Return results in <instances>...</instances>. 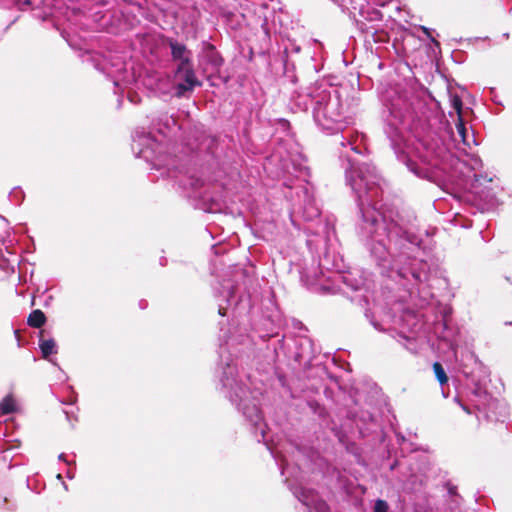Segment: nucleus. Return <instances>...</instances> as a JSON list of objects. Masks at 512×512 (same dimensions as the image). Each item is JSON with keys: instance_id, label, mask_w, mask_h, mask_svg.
Segmentation results:
<instances>
[{"instance_id": "nucleus-1", "label": "nucleus", "mask_w": 512, "mask_h": 512, "mask_svg": "<svg viewBox=\"0 0 512 512\" xmlns=\"http://www.w3.org/2000/svg\"><path fill=\"white\" fill-rule=\"evenodd\" d=\"M175 78L179 82L175 86V94L182 97L186 92L192 91L195 87L201 86V82L196 77L193 64L188 66L176 67Z\"/></svg>"}, {"instance_id": "nucleus-2", "label": "nucleus", "mask_w": 512, "mask_h": 512, "mask_svg": "<svg viewBox=\"0 0 512 512\" xmlns=\"http://www.w3.org/2000/svg\"><path fill=\"white\" fill-rule=\"evenodd\" d=\"M169 47L171 49L172 60L178 62L177 67L188 66L192 64V53L184 44L170 40Z\"/></svg>"}, {"instance_id": "nucleus-3", "label": "nucleus", "mask_w": 512, "mask_h": 512, "mask_svg": "<svg viewBox=\"0 0 512 512\" xmlns=\"http://www.w3.org/2000/svg\"><path fill=\"white\" fill-rule=\"evenodd\" d=\"M45 323L46 316L40 309L33 310L27 318V324L32 328H41Z\"/></svg>"}, {"instance_id": "nucleus-4", "label": "nucleus", "mask_w": 512, "mask_h": 512, "mask_svg": "<svg viewBox=\"0 0 512 512\" xmlns=\"http://www.w3.org/2000/svg\"><path fill=\"white\" fill-rule=\"evenodd\" d=\"M16 410L15 400L11 395H7L0 402V416L8 415Z\"/></svg>"}, {"instance_id": "nucleus-5", "label": "nucleus", "mask_w": 512, "mask_h": 512, "mask_svg": "<svg viewBox=\"0 0 512 512\" xmlns=\"http://www.w3.org/2000/svg\"><path fill=\"white\" fill-rule=\"evenodd\" d=\"M39 347L43 358L47 359L50 355L56 353V343L53 339L40 340Z\"/></svg>"}, {"instance_id": "nucleus-6", "label": "nucleus", "mask_w": 512, "mask_h": 512, "mask_svg": "<svg viewBox=\"0 0 512 512\" xmlns=\"http://www.w3.org/2000/svg\"><path fill=\"white\" fill-rule=\"evenodd\" d=\"M433 371H434V374L438 380V382L441 384V385H444L448 382V376L442 366V364L440 362H434L433 363Z\"/></svg>"}, {"instance_id": "nucleus-7", "label": "nucleus", "mask_w": 512, "mask_h": 512, "mask_svg": "<svg viewBox=\"0 0 512 512\" xmlns=\"http://www.w3.org/2000/svg\"><path fill=\"white\" fill-rule=\"evenodd\" d=\"M451 104L454 110L456 111L458 117L462 116V106L463 102L460 96L454 95L451 99Z\"/></svg>"}, {"instance_id": "nucleus-8", "label": "nucleus", "mask_w": 512, "mask_h": 512, "mask_svg": "<svg viewBox=\"0 0 512 512\" xmlns=\"http://www.w3.org/2000/svg\"><path fill=\"white\" fill-rule=\"evenodd\" d=\"M374 512H388V504L386 501L378 499L374 505Z\"/></svg>"}, {"instance_id": "nucleus-9", "label": "nucleus", "mask_w": 512, "mask_h": 512, "mask_svg": "<svg viewBox=\"0 0 512 512\" xmlns=\"http://www.w3.org/2000/svg\"><path fill=\"white\" fill-rule=\"evenodd\" d=\"M458 118H459V122L457 124V130H458L459 134H461V136L464 138L465 137V131H466L465 125H464L462 116H460Z\"/></svg>"}, {"instance_id": "nucleus-10", "label": "nucleus", "mask_w": 512, "mask_h": 512, "mask_svg": "<svg viewBox=\"0 0 512 512\" xmlns=\"http://www.w3.org/2000/svg\"><path fill=\"white\" fill-rule=\"evenodd\" d=\"M497 284L499 288H505L506 285L512 286V280L509 277L500 278Z\"/></svg>"}, {"instance_id": "nucleus-11", "label": "nucleus", "mask_w": 512, "mask_h": 512, "mask_svg": "<svg viewBox=\"0 0 512 512\" xmlns=\"http://www.w3.org/2000/svg\"><path fill=\"white\" fill-rule=\"evenodd\" d=\"M446 487L450 495H457V486L453 485L451 482H447Z\"/></svg>"}, {"instance_id": "nucleus-12", "label": "nucleus", "mask_w": 512, "mask_h": 512, "mask_svg": "<svg viewBox=\"0 0 512 512\" xmlns=\"http://www.w3.org/2000/svg\"><path fill=\"white\" fill-rule=\"evenodd\" d=\"M23 5H25V6H30V5H31V0H25V1L23 2Z\"/></svg>"}, {"instance_id": "nucleus-13", "label": "nucleus", "mask_w": 512, "mask_h": 512, "mask_svg": "<svg viewBox=\"0 0 512 512\" xmlns=\"http://www.w3.org/2000/svg\"><path fill=\"white\" fill-rule=\"evenodd\" d=\"M214 63H215L216 65H220V64L222 63V60H221V59H216V60L214 61Z\"/></svg>"}, {"instance_id": "nucleus-14", "label": "nucleus", "mask_w": 512, "mask_h": 512, "mask_svg": "<svg viewBox=\"0 0 512 512\" xmlns=\"http://www.w3.org/2000/svg\"><path fill=\"white\" fill-rule=\"evenodd\" d=\"M423 31H424V32H425L429 37H431V36H430V32H429V30H428L427 28H425V27H424V28H423Z\"/></svg>"}, {"instance_id": "nucleus-15", "label": "nucleus", "mask_w": 512, "mask_h": 512, "mask_svg": "<svg viewBox=\"0 0 512 512\" xmlns=\"http://www.w3.org/2000/svg\"><path fill=\"white\" fill-rule=\"evenodd\" d=\"M432 39V42H434L435 44H439L435 39L431 38Z\"/></svg>"}]
</instances>
